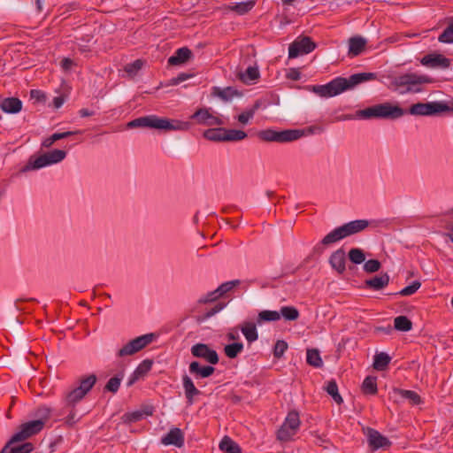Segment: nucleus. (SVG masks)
<instances>
[{"label": "nucleus", "mask_w": 453, "mask_h": 453, "mask_svg": "<svg viewBox=\"0 0 453 453\" xmlns=\"http://www.w3.org/2000/svg\"><path fill=\"white\" fill-rule=\"evenodd\" d=\"M375 78L372 73H360L346 78H336L326 85L312 86L311 90L321 97H332L339 95L346 89Z\"/></svg>", "instance_id": "obj_1"}, {"label": "nucleus", "mask_w": 453, "mask_h": 453, "mask_svg": "<svg viewBox=\"0 0 453 453\" xmlns=\"http://www.w3.org/2000/svg\"><path fill=\"white\" fill-rule=\"evenodd\" d=\"M128 127H150L158 130H188V123L167 118H159L156 115H149L137 118L127 124Z\"/></svg>", "instance_id": "obj_2"}, {"label": "nucleus", "mask_w": 453, "mask_h": 453, "mask_svg": "<svg viewBox=\"0 0 453 453\" xmlns=\"http://www.w3.org/2000/svg\"><path fill=\"white\" fill-rule=\"evenodd\" d=\"M428 82H430V79L425 75L408 73L392 78L389 88L401 94L418 93L421 91L420 86Z\"/></svg>", "instance_id": "obj_3"}, {"label": "nucleus", "mask_w": 453, "mask_h": 453, "mask_svg": "<svg viewBox=\"0 0 453 453\" xmlns=\"http://www.w3.org/2000/svg\"><path fill=\"white\" fill-rule=\"evenodd\" d=\"M404 111L397 105H393L390 103L376 104L361 110L357 112V116L364 119H395L402 117Z\"/></svg>", "instance_id": "obj_4"}, {"label": "nucleus", "mask_w": 453, "mask_h": 453, "mask_svg": "<svg viewBox=\"0 0 453 453\" xmlns=\"http://www.w3.org/2000/svg\"><path fill=\"white\" fill-rule=\"evenodd\" d=\"M304 135V131L300 129H288L282 131H275L273 129H265L260 131L257 134L259 139L265 142H289L296 141Z\"/></svg>", "instance_id": "obj_5"}, {"label": "nucleus", "mask_w": 453, "mask_h": 453, "mask_svg": "<svg viewBox=\"0 0 453 453\" xmlns=\"http://www.w3.org/2000/svg\"><path fill=\"white\" fill-rule=\"evenodd\" d=\"M301 421L299 414L296 411H289L284 423L277 432V439L280 441H288L292 440L297 433Z\"/></svg>", "instance_id": "obj_6"}, {"label": "nucleus", "mask_w": 453, "mask_h": 453, "mask_svg": "<svg viewBox=\"0 0 453 453\" xmlns=\"http://www.w3.org/2000/svg\"><path fill=\"white\" fill-rule=\"evenodd\" d=\"M446 103L430 102L418 103L411 106L410 113L412 115L430 116L446 112Z\"/></svg>", "instance_id": "obj_7"}, {"label": "nucleus", "mask_w": 453, "mask_h": 453, "mask_svg": "<svg viewBox=\"0 0 453 453\" xmlns=\"http://www.w3.org/2000/svg\"><path fill=\"white\" fill-rule=\"evenodd\" d=\"M43 427V423L42 421L32 420L23 423L19 426L18 432L12 435L10 443L21 441L35 435L39 434Z\"/></svg>", "instance_id": "obj_8"}, {"label": "nucleus", "mask_w": 453, "mask_h": 453, "mask_svg": "<svg viewBox=\"0 0 453 453\" xmlns=\"http://www.w3.org/2000/svg\"><path fill=\"white\" fill-rule=\"evenodd\" d=\"M316 48V43L309 36L296 38L288 48V58H295L298 56L309 54Z\"/></svg>", "instance_id": "obj_9"}, {"label": "nucleus", "mask_w": 453, "mask_h": 453, "mask_svg": "<svg viewBox=\"0 0 453 453\" xmlns=\"http://www.w3.org/2000/svg\"><path fill=\"white\" fill-rule=\"evenodd\" d=\"M153 334H144L133 339L119 350L118 356L125 357L133 355L149 345L153 341Z\"/></svg>", "instance_id": "obj_10"}, {"label": "nucleus", "mask_w": 453, "mask_h": 453, "mask_svg": "<svg viewBox=\"0 0 453 453\" xmlns=\"http://www.w3.org/2000/svg\"><path fill=\"white\" fill-rule=\"evenodd\" d=\"M190 351L193 357L203 358L211 365H216L219 362L218 353L207 344L196 343L191 347Z\"/></svg>", "instance_id": "obj_11"}, {"label": "nucleus", "mask_w": 453, "mask_h": 453, "mask_svg": "<svg viewBox=\"0 0 453 453\" xmlns=\"http://www.w3.org/2000/svg\"><path fill=\"white\" fill-rule=\"evenodd\" d=\"M366 436L368 439L369 446L372 450H376L381 448L387 449L391 446V441L373 428L368 427L366 429Z\"/></svg>", "instance_id": "obj_12"}, {"label": "nucleus", "mask_w": 453, "mask_h": 453, "mask_svg": "<svg viewBox=\"0 0 453 453\" xmlns=\"http://www.w3.org/2000/svg\"><path fill=\"white\" fill-rule=\"evenodd\" d=\"M191 119H196L197 124L204 126H221L224 124L220 118L211 114L206 108L197 110L191 116Z\"/></svg>", "instance_id": "obj_13"}, {"label": "nucleus", "mask_w": 453, "mask_h": 453, "mask_svg": "<svg viewBox=\"0 0 453 453\" xmlns=\"http://www.w3.org/2000/svg\"><path fill=\"white\" fill-rule=\"evenodd\" d=\"M161 443L168 446L173 445L177 448H181L184 445V434L178 428H171L170 431L161 439Z\"/></svg>", "instance_id": "obj_14"}, {"label": "nucleus", "mask_w": 453, "mask_h": 453, "mask_svg": "<svg viewBox=\"0 0 453 453\" xmlns=\"http://www.w3.org/2000/svg\"><path fill=\"white\" fill-rule=\"evenodd\" d=\"M331 266L340 274L346 269V255L343 250L339 249L332 253L329 258Z\"/></svg>", "instance_id": "obj_15"}, {"label": "nucleus", "mask_w": 453, "mask_h": 453, "mask_svg": "<svg viewBox=\"0 0 453 453\" xmlns=\"http://www.w3.org/2000/svg\"><path fill=\"white\" fill-rule=\"evenodd\" d=\"M367 41L362 36H353L349 39V51L350 57H357L365 50Z\"/></svg>", "instance_id": "obj_16"}, {"label": "nucleus", "mask_w": 453, "mask_h": 453, "mask_svg": "<svg viewBox=\"0 0 453 453\" xmlns=\"http://www.w3.org/2000/svg\"><path fill=\"white\" fill-rule=\"evenodd\" d=\"M369 226V221L366 219H357L354 221H350L349 223L342 226V231L345 234V237L349 236L351 234L359 233L365 230Z\"/></svg>", "instance_id": "obj_17"}, {"label": "nucleus", "mask_w": 453, "mask_h": 453, "mask_svg": "<svg viewBox=\"0 0 453 453\" xmlns=\"http://www.w3.org/2000/svg\"><path fill=\"white\" fill-rule=\"evenodd\" d=\"M389 280V275L387 273H385L379 276H374L369 280H366L365 281V285L368 288L378 291L386 288L388 285Z\"/></svg>", "instance_id": "obj_18"}, {"label": "nucleus", "mask_w": 453, "mask_h": 453, "mask_svg": "<svg viewBox=\"0 0 453 453\" xmlns=\"http://www.w3.org/2000/svg\"><path fill=\"white\" fill-rule=\"evenodd\" d=\"M185 396L189 405L193 404L194 397L200 395V391L196 388L193 380L188 375L182 377Z\"/></svg>", "instance_id": "obj_19"}, {"label": "nucleus", "mask_w": 453, "mask_h": 453, "mask_svg": "<svg viewBox=\"0 0 453 453\" xmlns=\"http://www.w3.org/2000/svg\"><path fill=\"white\" fill-rule=\"evenodd\" d=\"M0 108L6 113H18L22 109V103L19 99L15 97H8L2 101Z\"/></svg>", "instance_id": "obj_20"}, {"label": "nucleus", "mask_w": 453, "mask_h": 453, "mask_svg": "<svg viewBox=\"0 0 453 453\" xmlns=\"http://www.w3.org/2000/svg\"><path fill=\"white\" fill-rule=\"evenodd\" d=\"M421 63L431 67H449V60L442 55H426L421 59Z\"/></svg>", "instance_id": "obj_21"}, {"label": "nucleus", "mask_w": 453, "mask_h": 453, "mask_svg": "<svg viewBox=\"0 0 453 453\" xmlns=\"http://www.w3.org/2000/svg\"><path fill=\"white\" fill-rule=\"evenodd\" d=\"M192 56V52L189 49L183 47L175 52L174 55L168 58V64L171 65H179L186 63Z\"/></svg>", "instance_id": "obj_22"}, {"label": "nucleus", "mask_w": 453, "mask_h": 453, "mask_svg": "<svg viewBox=\"0 0 453 453\" xmlns=\"http://www.w3.org/2000/svg\"><path fill=\"white\" fill-rule=\"evenodd\" d=\"M214 371V367L210 365L201 366L197 361L191 362L189 365V372L196 377L208 378Z\"/></svg>", "instance_id": "obj_23"}, {"label": "nucleus", "mask_w": 453, "mask_h": 453, "mask_svg": "<svg viewBox=\"0 0 453 453\" xmlns=\"http://www.w3.org/2000/svg\"><path fill=\"white\" fill-rule=\"evenodd\" d=\"M241 331L249 342H253L258 338L257 326L253 322H243L241 326Z\"/></svg>", "instance_id": "obj_24"}, {"label": "nucleus", "mask_w": 453, "mask_h": 453, "mask_svg": "<svg viewBox=\"0 0 453 453\" xmlns=\"http://www.w3.org/2000/svg\"><path fill=\"white\" fill-rule=\"evenodd\" d=\"M345 238V234L342 231V226H339L330 233H328L321 241V243L325 246L333 244L342 239Z\"/></svg>", "instance_id": "obj_25"}, {"label": "nucleus", "mask_w": 453, "mask_h": 453, "mask_svg": "<svg viewBox=\"0 0 453 453\" xmlns=\"http://www.w3.org/2000/svg\"><path fill=\"white\" fill-rule=\"evenodd\" d=\"M391 357L385 352L377 353L374 356L372 367L377 371H384L388 368Z\"/></svg>", "instance_id": "obj_26"}, {"label": "nucleus", "mask_w": 453, "mask_h": 453, "mask_svg": "<svg viewBox=\"0 0 453 453\" xmlns=\"http://www.w3.org/2000/svg\"><path fill=\"white\" fill-rule=\"evenodd\" d=\"M219 449L226 453H242L239 445L228 436H225L221 440Z\"/></svg>", "instance_id": "obj_27"}, {"label": "nucleus", "mask_w": 453, "mask_h": 453, "mask_svg": "<svg viewBox=\"0 0 453 453\" xmlns=\"http://www.w3.org/2000/svg\"><path fill=\"white\" fill-rule=\"evenodd\" d=\"M237 76L242 82L249 84L259 78V71L257 67L250 66L245 73H239Z\"/></svg>", "instance_id": "obj_28"}, {"label": "nucleus", "mask_w": 453, "mask_h": 453, "mask_svg": "<svg viewBox=\"0 0 453 453\" xmlns=\"http://www.w3.org/2000/svg\"><path fill=\"white\" fill-rule=\"evenodd\" d=\"M212 95L220 97L224 101L231 100L234 96H238L237 90L231 87L225 88H213Z\"/></svg>", "instance_id": "obj_29"}, {"label": "nucleus", "mask_w": 453, "mask_h": 453, "mask_svg": "<svg viewBox=\"0 0 453 453\" xmlns=\"http://www.w3.org/2000/svg\"><path fill=\"white\" fill-rule=\"evenodd\" d=\"M47 165H49V161L47 159L46 154H43L34 160L30 159L27 165L22 169V172L40 169Z\"/></svg>", "instance_id": "obj_30"}, {"label": "nucleus", "mask_w": 453, "mask_h": 453, "mask_svg": "<svg viewBox=\"0 0 453 453\" xmlns=\"http://www.w3.org/2000/svg\"><path fill=\"white\" fill-rule=\"evenodd\" d=\"M394 393L409 400L411 404L418 405L422 403L421 397L414 391L394 388Z\"/></svg>", "instance_id": "obj_31"}, {"label": "nucleus", "mask_w": 453, "mask_h": 453, "mask_svg": "<svg viewBox=\"0 0 453 453\" xmlns=\"http://www.w3.org/2000/svg\"><path fill=\"white\" fill-rule=\"evenodd\" d=\"M306 361L310 365L314 367H321L323 365V361L318 349H307Z\"/></svg>", "instance_id": "obj_32"}, {"label": "nucleus", "mask_w": 453, "mask_h": 453, "mask_svg": "<svg viewBox=\"0 0 453 453\" xmlns=\"http://www.w3.org/2000/svg\"><path fill=\"white\" fill-rule=\"evenodd\" d=\"M225 128H211L203 133L204 138L214 142H225Z\"/></svg>", "instance_id": "obj_33"}, {"label": "nucleus", "mask_w": 453, "mask_h": 453, "mask_svg": "<svg viewBox=\"0 0 453 453\" xmlns=\"http://www.w3.org/2000/svg\"><path fill=\"white\" fill-rule=\"evenodd\" d=\"M394 326L398 331L408 332L412 328V322L406 316H398L394 320Z\"/></svg>", "instance_id": "obj_34"}, {"label": "nucleus", "mask_w": 453, "mask_h": 453, "mask_svg": "<svg viewBox=\"0 0 453 453\" xmlns=\"http://www.w3.org/2000/svg\"><path fill=\"white\" fill-rule=\"evenodd\" d=\"M280 319V314L276 311H262L258 313L257 321L261 324L264 321H277Z\"/></svg>", "instance_id": "obj_35"}, {"label": "nucleus", "mask_w": 453, "mask_h": 453, "mask_svg": "<svg viewBox=\"0 0 453 453\" xmlns=\"http://www.w3.org/2000/svg\"><path fill=\"white\" fill-rule=\"evenodd\" d=\"M225 142L242 141L247 137V134L242 130L225 128Z\"/></svg>", "instance_id": "obj_36"}, {"label": "nucleus", "mask_w": 453, "mask_h": 453, "mask_svg": "<svg viewBox=\"0 0 453 453\" xmlns=\"http://www.w3.org/2000/svg\"><path fill=\"white\" fill-rule=\"evenodd\" d=\"M279 313L288 321H294L299 318V311L294 306H283Z\"/></svg>", "instance_id": "obj_37"}, {"label": "nucleus", "mask_w": 453, "mask_h": 453, "mask_svg": "<svg viewBox=\"0 0 453 453\" xmlns=\"http://www.w3.org/2000/svg\"><path fill=\"white\" fill-rule=\"evenodd\" d=\"M325 388L327 394L333 397L336 403L341 404L343 402L342 397L338 392V386L335 380L328 381Z\"/></svg>", "instance_id": "obj_38"}, {"label": "nucleus", "mask_w": 453, "mask_h": 453, "mask_svg": "<svg viewBox=\"0 0 453 453\" xmlns=\"http://www.w3.org/2000/svg\"><path fill=\"white\" fill-rule=\"evenodd\" d=\"M243 349V344L242 342H234L232 344L226 345L224 352L229 358H235L239 353Z\"/></svg>", "instance_id": "obj_39"}, {"label": "nucleus", "mask_w": 453, "mask_h": 453, "mask_svg": "<svg viewBox=\"0 0 453 453\" xmlns=\"http://www.w3.org/2000/svg\"><path fill=\"white\" fill-rule=\"evenodd\" d=\"M255 5V2L252 0L247 2L238 3L234 5L230 6V10L235 12L240 15H243L250 12Z\"/></svg>", "instance_id": "obj_40"}, {"label": "nucleus", "mask_w": 453, "mask_h": 453, "mask_svg": "<svg viewBox=\"0 0 453 453\" xmlns=\"http://www.w3.org/2000/svg\"><path fill=\"white\" fill-rule=\"evenodd\" d=\"M362 388L365 394L375 395L378 390L376 378L371 376L366 377L363 382Z\"/></svg>", "instance_id": "obj_41"}, {"label": "nucleus", "mask_w": 453, "mask_h": 453, "mask_svg": "<svg viewBox=\"0 0 453 453\" xmlns=\"http://www.w3.org/2000/svg\"><path fill=\"white\" fill-rule=\"evenodd\" d=\"M96 382V376L95 374H90L85 378H82L80 380V385L78 386L85 394H88L89 390L93 388V386Z\"/></svg>", "instance_id": "obj_42"}, {"label": "nucleus", "mask_w": 453, "mask_h": 453, "mask_svg": "<svg viewBox=\"0 0 453 453\" xmlns=\"http://www.w3.org/2000/svg\"><path fill=\"white\" fill-rule=\"evenodd\" d=\"M349 258L353 264H362L365 260V255L361 249L353 248L349 251Z\"/></svg>", "instance_id": "obj_43"}, {"label": "nucleus", "mask_w": 453, "mask_h": 453, "mask_svg": "<svg viewBox=\"0 0 453 453\" xmlns=\"http://www.w3.org/2000/svg\"><path fill=\"white\" fill-rule=\"evenodd\" d=\"M87 394L84 393L79 387L74 388L66 395V401L70 404H74L81 401Z\"/></svg>", "instance_id": "obj_44"}, {"label": "nucleus", "mask_w": 453, "mask_h": 453, "mask_svg": "<svg viewBox=\"0 0 453 453\" xmlns=\"http://www.w3.org/2000/svg\"><path fill=\"white\" fill-rule=\"evenodd\" d=\"M49 165L56 164L62 161L65 157V151L62 150H54L48 153H45Z\"/></svg>", "instance_id": "obj_45"}, {"label": "nucleus", "mask_w": 453, "mask_h": 453, "mask_svg": "<svg viewBox=\"0 0 453 453\" xmlns=\"http://www.w3.org/2000/svg\"><path fill=\"white\" fill-rule=\"evenodd\" d=\"M143 61L136 59L133 63L127 64L124 67V71L130 76L134 77L142 68Z\"/></svg>", "instance_id": "obj_46"}, {"label": "nucleus", "mask_w": 453, "mask_h": 453, "mask_svg": "<svg viewBox=\"0 0 453 453\" xmlns=\"http://www.w3.org/2000/svg\"><path fill=\"white\" fill-rule=\"evenodd\" d=\"M73 133V132H64V133H56V134H53L51 136L46 138L42 145L45 148H49L56 141L58 140H60V139H64V138H66L70 135H72Z\"/></svg>", "instance_id": "obj_47"}, {"label": "nucleus", "mask_w": 453, "mask_h": 453, "mask_svg": "<svg viewBox=\"0 0 453 453\" xmlns=\"http://www.w3.org/2000/svg\"><path fill=\"white\" fill-rule=\"evenodd\" d=\"M35 416L38 417L37 421H42L43 426L51 416V409L47 406H41L35 411Z\"/></svg>", "instance_id": "obj_48"}, {"label": "nucleus", "mask_w": 453, "mask_h": 453, "mask_svg": "<svg viewBox=\"0 0 453 453\" xmlns=\"http://www.w3.org/2000/svg\"><path fill=\"white\" fill-rule=\"evenodd\" d=\"M440 42L453 43V21L438 38Z\"/></svg>", "instance_id": "obj_49"}, {"label": "nucleus", "mask_w": 453, "mask_h": 453, "mask_svg": "<svg viewBox=\"0 0 453 453\" xmlns=\"http://www.w3.org/2000/svg\"><path fill=\"white\" fill-rule=\"evenodd\" d=\"M153 365L152 360H143L134 370V372L142 378L145 376L151 369Z\"/></svg>", "instance_id": "obj_50"}, {"label": "nucleus", "mask_w": 453, "mask_h": 453, "mask_svg": "<svg viewBox=\"0 0 453 453\" xmlns=\"http://www.w3.org/2000/svg\"><path fill=\"white\" fill-rule=\"evenodd\" d=\"M288 343L283 340H278L273 348V356L276 358H280L285 351L288 349Z\"/></svg>", "instance_id": "obj_51"}, {"label": "nucleus", "mask_w": 453, "mask_h": 453, "mask_svg": "<svg viewBox=\"0 0 453 453\" xmlns=\"http://www.w3.org/2000/svg\"><path fill=\"white\" fill-rule=\"evenodd\" d=\"M380 267L381 264L377 259L367 260L364 265V270L368 273H376L380 269Z\"/></svg>", "instance_id": "obj_52"}, {"label": "nucleus", "mask_w": 453, "mask_h": 453, "mask_svg": "<svg viewBox=\"0 0 453 453\" xmlns=\"http://www.w3.org/2000/svg\"><path fill=\"white\" fill-rule=\"evenodd\" d=\"M420 287L421 283L418 280H415L410 286H407L404 288H403L399 292V295L403 296H411L414 293H416L420 288Z\"/></svg>", "instance_id": "obj_53"}, {"label": "nucleus", "mask_w": 453, "mask_h": 453, "mask_svg": "<svg viewBox=\"0 0 453 453\" xmlns=\"http://www.w3.org/2000/svg\"><path fill=\"white\" fill-rule=\"evenodd\" d=\"M238 285H240V280H234L227 281V282H225V283L221 284L217 288V292H219V295H221V296H222L223 295H225L226 293L229 292L230 290H232L234 287H237Z\"/></svg>", "instance_id": "obj_54"}, {"label": "nucleus", "mask_w": 453, "mask_h": 453, "mask_svg": "<svg viewBox=\"0 0 453 453\" xmlns=\"http://www.w3.org/2000/svg\"><path fill=\"white\" fill-rule=\"evenodd\" d=\"M254 115L255 109H250L238 115L237 119L241 125L244 126L247 125L251 119H253Z\"/></svg>", "instance_id": "obj_55"}, {"label": "nucleus", "mask_w": 453, "mask_h": 453, "mask_svg": "<svg viewBox=\"0 0 453 453\" xmlns=\"http://www.w3.org/2000/svg\"><path fill=\"white\" fill-rule=\"evenodd\" d=\"M33 450V445L30 442L24 443L19 446H11L10 451L11 453H29Z\"/></svg>", "instance_id": "obj_56"}, {"label": "nucleus", "mask_w": 453, "mask_h": 453, "mask_svg": "<svg viewBox=\"0 0 453 453\" xmlns=\"http://www.w3.org/2000/svg\"><path fill=\"white\" fill-rule=\"evenodd\" d=\"M120 382H121V378H119V377L111 378L105 386V389L110 392L116 393L119 388Z\"/></svg>", "instance_id": "obj_57"}, {"label": "nucleus", "mask_w": 453, "mask_h": 453, "mask_svg": "<svg viewBox=\"0 0 453 453\" xmlns=\"http://www.w3.org/2000/svg\"><path fill=\"white\" fill-rule=\"evenodd\" d=\"M142 416H143V414L141 411L129 412V413H126L123 416V420L125 422H128V423L136 422V421L140 420L142 418Z\"/></svg>", "instance_id": "obj_58"}, {"label": "nucleus", "mask_w": 453, "mask_h": 453, "mask_svg": "<svg viewBox=\"0 0 453 453\" xmlns=\"http://www.w3.org/2000/svg\"><path fill=\"white\" fill-rule=\"evenodd\" d=\"M190 77H192V74H188V73H183L179 74L177 77L173 78L169 81V84L172 86L178 85L179 83L188 80Z\"/></svg>", "instance_id": "obj_59"}, {"label": "nucleus", "mask_w": 453, "mask_h": 453, "mask_svg": "<svg viewBox=\"0 0 453 453\" xmlns=\"http://www.w3.org/2000/svg\"><path fill=\"white\" fill-rule=\"evenodd\" d=\"M30 96L33 99H35L36 101H44L45 100V95L41 90L33 89L30 92Z\"/></svg>", "instance_id": "obj_60"}, {"label": "nucleus", "mask_w": 453, "mask_h": 453, "mask_svg": "<svg viewBox=\"0 0 453 453\" xmlns=\"http://www.w3.org/2000/svg\"><path fill=\"white\" fill-rule=\"evenodd\" d=\"M221 295H219V292H217V289L212 291V292H210L207 294L205 299L203 300L204 303H207V302H213L215 300H217L219 297H220Z\"/></svg>", "instance_id": "obj_61"}, {"label": "nucleus", "mask_w": 453, "mask_h": 453, "mask_svg": "<svg viewBox=\"0 0 453 453\" xmlns=\"http://www.w3.org/2000/svg\"><path fill=\"white\" fill-rule=\"evenodd\" d=\"M78 418L76 417L75 411H71L65 418V423L68 426H73L77 422Z\"/></svg>", "instance_id": "obj_62"}, {"label": "nucleus", "mask_w": 453, "mask_h": 453, "mask_svg": "<svg viewBox=\"0 0 453 453\" xmlns=\"http://www.w3.org/2000/svg\"><path fill=\"white\" fill-rule=\"evenodd\" d=\"M73 65V61L70 58H64L61 61V66L65 71H69Z\"/></svg>", "instance_id": "obj_63"}, {"label": "nucleus", "mask_w": 453, "mask_h": 453, "mask_svg": "<svg viewBox=\"0 0 453 453\" xmlns=\"http://www.w3.org/2000/svg\"><path fill=\"white\" fill-rule=\"evenodd\" d=\"M287 77L292 81H298L300 79V73L296 69H291Z\"/></svg>", "instance_id": "obj_64"}]
</instances>
